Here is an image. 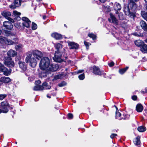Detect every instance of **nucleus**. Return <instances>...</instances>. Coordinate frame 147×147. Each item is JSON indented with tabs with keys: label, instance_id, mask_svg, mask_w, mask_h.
Masks as SVG:
<instances>
[{
	"label": "nucleus",
	"instance_id": "nucleus-1",
	"mask_svg": "<svg viewBox=\"0 0 147 147\" xmlns=\"http://www.w3.org/2000/svg\"><path fill=\"white\" fill-rule=\"evenodd\" d=\"M50 64V60L47 57H44L41 59L39 63L40 68L46 71Z\"/></svg>",
	"mask_w": 147,
	"mask_h": 147
},
{
	"label": "nucleus",
	"instance_id": "nucleus-2",
	"mask_svg": "<svg viewBox=\"0 0 147 147\" xmlns=\"http://www.w3.org/2000/svg\"><path fill=\"white\" fill-rule=\"evenodd\" d=\"M36 60L34 57H32L31 54H29L26 58V63L29 62L30 66L34 67L36 66L37 64Z\"/></svg>",
	"mask_w": 147,
	"mask_h": 147
},
{
	"label": "nucleus",
	"instance_id": "nucleus-3",
	"mask_svg": "<svg viewBox=\"0 0 147 147\" xmlns=\"http://www.w3.org/2000/svg\"><path fill=\"white\" fill-rule=\"evenodd\" d=\"M62 52L58 51L55 52L54 57H53V59L55 61L58 62L63 61V60L61 58Z\"/></svg>",
	"mask_w": 147,
	"mask_h": 147
},
{
	"label": "nucleus",
	"instance_id": "nucleus-4",
	"mask_svg": "<svg viewBox=\"0 0 147 147\" xmlns=\"http://www.w3.org/2000/svg\"><path fill=\"white\" fill-rule=\"evenodd\" d=\"M4 63L5 65L9 67H13L14 66V63L11 59L9 57L5 58Z\"/></svg>",
	"mask_w": 147,
	"mask_h": 147
},
{
	"label": "nucleus",
	"instance_id": "nucleus-5",
	"mask_svg": "<svg viewBox=\"0 0 147 147\" xmlns=\"http://www.w3.org/2000/svg\"><path fill=\"white\" fill-rule=\"evenodd\" d=\"M1 105L2 108V112L4 113H6L8 111V108H10L11 109H12V107H9L8 102L6 101H4L1 103Z\"/></svg>",
	"mask_w": 147,
	"mask_h": 147
},
{
	"label": "nucleus",
	"instance_id": "nucleus-6",
	"mask_svg": "<svg viewBox=\"0 0 147 147\" xmlns=\"http://www.w3.org/2000/svg\"><path fill=\"white\" fill-rule=\"evenodd\" d=\"M0 71L3 72L5 75L7 76L10 74L11 70V69L8 70L3 64L0 63Z\"/></svg>",
	"mask_w": 147,
	"mask_h": 147
},
{
	"label": "nucleus",
	"instance_id": "nucleus-7",
	"mask_svg": "<svg viewBox=\"0 0 147 147\" xmlns=\"http://www.w3.org/2000/svg\"><path fill=\"white\" fill-rule=\"evenodd\" d=\"M1 14L5 18L7 19L9 21L11 22H14V20L13 19L9 17L11 15V14L10 12L7 11H5L2 12Z\"/></svg>",
	"mask_w": 147,
	"mask_h": 147
},
{
	"label": "nucleus",
	"instance_id": "nucleus-8",
	"mask_svg": "<svg viewBox=\"0 0 147 147\" xmlns=\"http://www.w3.org/2000/svg\"><path fill=\"white\" fill-rule=\"evenodd\" d=\"M93 72L94 74L96 75H101L103 74L104 75H105V74L103 73V71L102 70H100L98 67L94 66L93 67Z\"/></svg>",
	"mask_w": 147,
	"mask_h": 147
},
{
	"label": "nucleus",
	"instance_id": "nucleus-9",
	"mask_svg": "<svg viewBox=\"0 0 147 147\" xmlns=\"http://www.w3.org/2000/svg\"><path fill=\"white\" fill-rule=\"evenodd\" d=\"M33 54V57L38 60H39L43 56V54L42 52L38 50L34 51Z\"/></svg>",
	"mask_w": 147,
	"mask_h": 147
},
{
	"label": "nucleus",
	"instance_id": "nucleus-10",
	"mask_svg": "<svg viewBox=\"0 0 147 147\" xmlns=\"http://www.w3.org/2000/svg\"><path fill=\"white\" fill-rule=\"evenodd\" d=\"M138 0H130V2L128 4L129 7L133 11L135 10L137 8V5L135 2H137Z\"/></svg>",
	"mask_w": 147,
	"mask_h": 147
},
{
	"label": "nucleus",
	"instance_id": "nucleus-11",
	"mask_svg": "<svg viewBox=\"0 0 147 147\" xmlns=\"http://www.w3.org/2000/svg\"><path fill=\"white\" fill-rule=\"evenodd\" d=\"M22 19L23 21L22 23L23 26L27 28L29 27L31 22L29 19L26 17L22 18Z\"/></svg>",
	"mask_w": 147,
	"mask_h": 147
},
{
	"label": "nucleus",
	"instance_id": "nucleus-12",
	"mask_svg": "<svg viewBox=\"0 0 147 147\" xmlns=\"http://www.w3.org/2000/svg\"><path fill=\"white\" fill-rule=\"evenodd\" d=\"M59 68L58 65L56 64H53L49 65V67L47 68L46 71H57Z\"/></svg>",
	"mask_w": 147,
	"mask_h": 147
},
{
	"label": "nucleus",
	"instance_id": "nucleus-13",
	"mask_svg": "<svg viewBox=\"0 0 147 147\" xmlns=\"http://www.w3.org/2000/svg\"><path fill=\"white\" fill-rule=\"evenodd\" d=\"M69 46L70 47L71 49H77L79 47V45L77 43L73 42H67Z\"/></svg>",
	"mask_w": 147,
	"mask_h": 147
},
{
	"label": "nucleus",
	"instance_id": "nucleus-14",
	"mask_svg": "<svg viewBox=\"0 0 147 147\" xmlns=\"http://www.w3.org/2000/svg\"><path fill=\"white\" fill-rule=\"evenodd\" d=\"M3 26L6 29L11 30L13 27L12 23L9 21H5L3 23Z\"/></svg>",
	"mask_w": 147,
	"mask_h": 147
},
{
	"label": "nucleus",
	"instance_id": "nucleus-15",
	"mask_svg": "<svg viewBox=\"0 0 147 147\" xmlns=\"http://www.w3.org/2000/svg\"><path fill=\"white\" fill-rule=\"evenodd\" d=\"M21 5V0H15L13 5L10 6V8L11 9H15L16 7H18Z\"/></svg>",
	"mask_w": 147,
	"mask_h": 147
},
{
	"label": "nucleus",
	"instance_id": "nucleus-16",
	"mask_svg": "<svg viewBox=\"0 0 147 147\" xmlns=\"http://www.w3.org/2000/svg\"><path fill=\"white\" fill-rule=\"evenodd\" d=\"M130 9V7H129V6L125 8V9L124 10L125 13L127 15H129V16L132 17H134L135 15L134 13H130V12L129 9Z\"/></svg>",
	"mask_w": 147,
	"mask_h": 147
},
{
	"label": "nucleus",
	"instance_id": "nucleus-17",
	"mask_svg": "<svg viewBox=\"0 0 147 147\" xmlns=\"http://www.w3.org/2000/svg\"><path fill=\"white\" fill-rule=\"evenodd\" d=\"M51 36L56 40H60L62 38V35L56 32L52 33Z\"/></svg>",
	"mask_w": 147,
	"mask_h": 147
},
{
	"label": "nucleus",
	"instance_id": "nucleus-18",
	"mask_svg": "<svg viewBox=\"0 0 147 147\" xmlns=\"http://www.w3.org/2000/svg\"><path fill=\"white\" fill-rule=\"evenodd\" d=\"M140 24L142 28L145 31H147V24L146 22L143 20L141 21Z\"/></svg>",
	"mask_w": 147,
	"mask_h": 147
},
{
	"label": "nucleus",
	"instance_id": "nucleus-19",
	"mask_svg": "<svg viewBox=\"0 0 147 147\" xmlns=\"http://www.w3.org/2000/svg\"><path fill=\"white\" fill-rule=\"evenodd\" d=\"M11 81V79L9 77H2L0 78V82L3 83H7Z\"/></svg>",
	"mask_w": 147,
	"mask_h": 147
},
{
	"label": "nucleus",
	"instance_id": "nucleus-20",
	"mask_svg": "<svg viewBox=\"0 0 147 147\" xmlns=\"http://www.w3.org/2000/svg\"><path fill=\"white\" fill-rule=\"evenodd\" d=\"M110 18L109 19V21L115 24L117 23V20L115 16L112 13H110Z\"/></svg>",
	"mask_w": 147,
	"mask_h": 147
},
{
	"label": "nucleus",
	"instance_id": "nucleus-21",
	"mask_svg": "<svg viewBox=\"0 0 147 147\" xmlns=\"http://www.w3.org/2000/svg\"><path fill=\"white\" fill-rule=\"evenodd\" d=\"M17 53L13 50H9L7 53V55L9 57H14L17 55Z\"/></svg>",
	"mask_w": 147,
	"mask_h": 147
},
{
	"label": "nucleus",
	"instance_id": "nucleus-22",
	"mask_svg": "<svg viewBox=\"0 0 147 147\" xmlns=\"http://www.w3.org/2000/svg\"><path fill=\"white\" fill-rule=\"evenodd\" d=\"M18 64H19L20 68L22 70L24 71H25L26 70V66L24 62L19 61Z\"/></svg>",
	"mask_w": 147,
	"mask_h": 147
},
{
	"label": "nucleus",
	"instance_id": "nucleus-23",
	"mask_svg": "<svg viewBox=\"0 0 147 147\" xmlns=\"http://www.w3.org/2000/svg\"><path fill=\"white\" fill-rule=\"evenodd\" d=\"M136 111L138 112H141L143 109V107L142 105L140 104L137 105L136 107Z\"/></svg>",
	"mask_w": 147,
	"mask_h": 147
},
{
	"label": "nucleus",
	"instance_id": "nucleus-24",
	"mask_svg": "<svg viewBox=\"0 0 147 147\" xmlns=\"http://www.w3.org/2000/svg\"><path fill=\"white\" fill-rule=\"evenodd\" d=\"M113 8L116 10H119L121 9V6L119 3H116L114 5Z\"/></svg>",
	"mask_w": 147,
	"mask_h": 147
},
{
	"label": "nucleus",
	"instance_id": "nucleus-25",
	"mask_svg": "<svg viewBox=\"0 0 147 147\" xmlns=\"http://www.w3.org/2000/svg\"><path fill=\"white\" fill-rule=\"evenodd\" d=\"M33 90L35 91L42 90H43V87L42 85H36L34 87Z\"/></svg>",
	"mask_w": 147,
	"mask_h": 147
},
{
	"label": "nucleus",
	"instance_id": "nucleus-26",
	"mask_svg": "<svg viewBox=\"0 0 147 147\" xmlns=\"http://www.w3.org/2000/svg\"><path fill=\"white\" fill-rule=\"evenodd\" d=\"M140 50L143 52L147 53V45L145 44L142 45L140 48Z\"/></svg>",
	"mask_w": 147,
	"mask_h": 147
},
{
	"label": "nucleus",
	"instance_id": "nucleus-27",
	"mask_svg": "<svg viewBox=\"0 0 147 147\" xmlns=\"http://www.w3.org/2000/svg\"><path fill=\"white\" fill-rule=\"evenodd\" d=\"M42 86L43 87V90L45 89H50L51 88V86L49 85L46 82L43 83Z\"/></svg>",
	"mask_w": 147,
	"mask_h": 147
},
{
	"label": "nucleus",
	"instance_id": "nucleus-28",
	"mask_svg": "<svg viewBox=\"0 0 147 147\" xmlns=\"http://www.w3.org/2000/svg\"><path fill=\"white\" fill-rule=\"evenodd\" d=\"M140 137L139 136H137L134 140V144L136 145H138L140 144Z\"/></svg>",
	"mask_w": 147,
	"mask_h": 147
},
{
	"label": "nucleus",
	"instance_id": "nucleus-29",
	"mask_svg": "<svg viewBox=\"0 0 147 147\" xmlns=\"http://www.w3.org/2000/svg\"><path fill=\"white\" fill-rule=\"evenodd\" d=\"M55 48L57 50L56 51H60V49L62 48V45L61 44L58 43L55 44Z\"/></svg>",
	"mask_w": 147,
	"mask_h": 147
},
{
	"label": "nucleus",
	"instance_id": "nucleus-30",
	"mask_svg": "<svg viewBox=\"0 0 147 147\" xmlns=\"http://www.w3.org/2000/svg\"><path fill=\"white\" fill-rule=\"evenodd\" d=\"M5 42L9 45H11L14 44V42L11 40L6 38L5 39Z\"/></svg>",
	"mask_w": 147,
	"mask_h": 147
},
{
	"label": "nucleus",
	"instance_id": "nucleus-31",
	"mask_svg": "<svg viewBox=\"0 0 147 147\" xmlns=\"http://www.w3.org/2000/svg\"><path fill=\"white\" fill-rule=\"evenodd\" d=\"M141 15L142 17L147 21V12L144 11H142Z\"/></svg>",
	"mask_w": 147,
	"mask_h": 147
},
{
	"label": "nucleus",
	"instance_id": "nucleus-32",
	"mask_svg": "<svg viewBox=\"0 0 147 147\" xmlns=\"http://www.w3.org/2000/svg\"><path fill=\"white\" fill-rule=\"evenodd\" d=\"M137 129L139 132H142L145 131L146 130V128L143 126H141L139 127Z\"/></svg>",
	"mask_w": 147,
	"mask_h": 147
},
{
	"label": "nucleus",
	"instance_id": "nucleus-33",
	"mask_svg": "<svg viewBox=\"0 0 147 147\" xmlns=\"http://www.w3.org/2000/svg\"><path fill=\"white\" fill-rule=\"evenodd\" d=\"M135 45L138 47L141 46L143 44V42H142L141 40H138L135 42Z\"/></svg>",
	"mask_w": 147,
	"mask_h": 147
},
{
	"label": "nucleus",
	"instance_id": "nucleus-34",
	"mask_svg": "<svg viewBox=\"0 0 147 147\" xmlns=\"http://www.w3.org/2000/svg\"><path fill=\"white\" fill-rule=\"evenodd\" d=\"M128 68V67H126L124 68L120 69L119 71V72L120 74H123L126 71Z\"/></svg>",
	"mask_w": 147,
	"mask_h": 147
},
{
	"label": "nucleus",
	"instance_id": "nucleus-35",
	"mask_svg": "<svg viewBox=\"0 0 147 147\" xmlns=\"http://www.w3.org/2000/svg\"><path fill=\"white\" fill-rule=\"evenodd\" d=\"M121 114L120 113L117 112V111L116 112V117L117 119H118L119 120H121L122 119L120 117Z\"/></svg>",
	"mask_w": 147,
	"mask_h": 147
},
{
	"label": "nucleus",
	"instance_id": "nucleus-36",
	"mask_svg": "<svg viewBox=\"0 0 147 147\" xmlns=\"http://www.w3.org/2000/svg\"><path fill=\"white\" fill-rule=\"evenodd\" d=\"M88 36L92 38L93 40H94L96 38V35L92 33L89 34Z\"/></svg>",
	"mask_w": 147,
	"mask_h": 147
},
{
	"label": "nucleus",
	"instance_id": "nucleus-37",
	"mask_svg": "<svg viewBox=\"0 0 147 147\" xmlns=\"http://www.w3.org/2000/svg\"><path fill=\"white\" fill-rule=\"evenodd\" d=\"M23 47L22 45L20 44L16 45L15 47V49L17 50H19L22 49Z\"/></svg>",
	"mask_w": 147,
	"mask_h": 147
},
{
	"label": "nucleus",
	"instance_id": "nucleus-38",
	"mask_svg": "<svg viewBox=\"0 0 147 147\" xmlns=\"http://www.w3.org/2000/svg\"><path fill=\"white\" fill-rule=\"evenodd\" d=\"M80 80H82L85 78V76L84 73L78 76Z\"/></svg>",
	"mask_w": 147,
	"mask_h": 147
},
{
	"label": "nucleus",
	"instance_id": "nucleus-39",
	"mask_svg": "<svg viewBox=\"0 0 147 147\" xmlns=\"http://www.w3.org/2000/svg\"><path fill=\"white\" fill-rule=\"evenodd\" d=\"M118 17L120 20H122L124 19L123 15L122 13L121 12H120L119 13L118 15Z\"/></svg>",
	"mask_w": 147,
	"mask_h": 147
},
{
	"label": "nucleus",
	"instance_id": "nucleus-40",
	"mask_svg": "<svg viewBox=\"0 0 147 147\" xmlns=\"http://www.w3.org/2000/svg\"><path fill=\"white\" fill-rule=\"evenodd\" d=\"M32 29L33 30H36L37 28V25L34 23H32Z\"/></svg>",
	"mask_w": 147,
	"mask_h": 147
},
{
	"label": "nucleus",
	"instance_id": "nucleus-41",
	"mask_svg": "<svg viewBox=\"0 0 147 147\" xmlns=\"http://www.w3.org/2000/svg\"><path fill=\"white\" fill-rule=\"evenodd\" d=\"M66 85V83L65 82H63L58 84L59 87H61L65 86Z\"/></svg>",
	"mask_w": 147,
	"mask_h": 147
},
{
	"label": "nucleus",
	"instance_id": "nucleus-42",
	"mask_svg": "<svg viewBox=\"0 0 147 147\" xmlns=\"http://www.w3.org/2000/svg\"><path fill=\"white\" fill-rule=\"evenodd\" d=\"M6 95L5 94H0V100H3L4 98L6 97Z\"/></svg>",
	"mask_w": 147,
	"mask_h": 147
},
{
	"label": "nucleus",
	"instance_id": "nucleus-43",
	"mask_svg": "<svg viewBox=\"0 0 147 147\" xmlns=\"http://www.w3.org/2000/svg\"><path fill=\"white\" fill-rule=\"evenodd\" d=\"M14 14L16 16H18L20 15L21 13L20 12H18L16 11H13Z\"/></svg>",
	"mask_w": 147,
	"mask_h": 147
},
{
	"label": "nucleus",
	"instance_id": "nucleus-44",
	"mask_svg": "<svg viewBox=\"0 0 147 147\" xmlns=\"http://www.w3.org/2000/svg\"><path fill=\"white\" fill-rule=\"evenodd\" d=\"M84 44L86 46V48L87 49H88L89 46L91 45V44L89 42H88L85 41H84Z\"/></svg>",
	"mask_w": 147,
	"mask_h": 147
},
{
	"label": "nucleus",
	"instance_id": "nucleus-45",
	"mask_svg": "<svg viewBox=\"0 0 147 147\" xmlns=\"http://www.w3.org/2000/svg\"><path fill=\"white\" fill-rule=\"evenodd\" d=\"M48 74L47 73V72L42 73L41 74V77H45L47 76Z\"/></svg>",
	"mask_w": 147,
	"mask_h": 147
},
{
	"label": "nucleus",
	"instance_id": "nucleus-46",
	"mask_svg": "<svg viewBox=\"0 0 147 147\" xmlns=\"http://www.w3.org/2000/svg\"><path fill=\"white\" fill-rule=\"evenodd\" d=\"M68 118L70 119H72L73 117V115L72 114L69 113L68 114Z\"/></svg>",
	"mask_w": 147,
	"mask_h": 147
},
{
	"label": "nucleus",
	"instance_id": "nucleus-47",
	"mask_svg": "<svg viewBox=\"0 0 147 147\" xmlns=\"http://www.w3.org/2000/svg\"><path fill=\"white\" fill-rule=\"evenodd\" d=\"M6 39V38L4 37L0 36V42H1V41H4V42H5V39Z\"/></svg>",
	"mask_w": 147,
	"mask_h": 147
},
{
	"label": "nucleus",
	"instance_id": "nucleus-48",
	"mask_svg": "<svg viewBox=\"0 0 147 147\" xmlns=\"http://www.w3.org/2000/svg\"><path fill=\"white\" fill-rule=\"evenodd\" d=\"M117 136V135L116 134H111L110 136V137L111 138H113L115 137L116 136Z\"/></svg>",
	"mask_w": 147,
	"mask_h": 147
},
{
	"label": "nucleus",
	"instance_id": "nucleus-49",
	"mask_svg": "<svg viewBox=\"0 0 147 147\" xmlns=\"http://www.w3.org/2000/svg\"><path fill=\"white\" fill-rule=\"evenodd\" d=\"M108 64L109 66L112 67L114 65V63L112 61L110 63H109Z\"/></svg>",
	"mask_w": 147,
	"mask_h": 147
},
{
	"label": "nucleus",
	"instance_id": "nucleus-50",
	"mask_svg": "<svg viewBox=\"0 0 147 147\" xmlns=\"http://www.w3.org/2000/svg\"><path fill=\"white\" fill-rule=\"evenodd\" d=\"M5 35L6 36H9L10 34V32L9 31H5Z\"/></svg>",
	"mask_w": 147,
	"mask_h": 147
},
{
	"label": "nucleus",
	"instance_id": "nucleus-51",
	"mask_svg": "<svg viewBox=\"0 0 147 147\" xmlns=\"http://www.w3.org/2000/svg\"><path fill=\"white\" fill-rule=\"evenodd\" d=\"M144 91L142 90L141 91V92L142 93H147V89L146 88H145L144 89Z\"/></svg>",
	"mask_w": 147,
	"mask_h": 147
},
{
	"label": "nucleus",
	"instance_id": "nucleus-52",
	"mask_svg": "<svg viewBox=\"0 0 147 147\" xmlns=\"http://www.w3.org/2000/svg\"><path fill=\"white\" fill-rule=\"evenodd\" d=\"M41 83V82L39 80L35 82L36 84V85H38L40 84Z\"/></svg>",
	"mask_w": 147,
	"mask_h": 147
},
{
	"label": "nucleus",
	"instance_id": "nucleus-53",
	"mask_svg": "<svg viewBox=\"0 0 147 147\" xmlns=\"http://www.w3.org/2000/svg\"><path fill=\"white\" fill-rule=\"evenodd\" d=\"M84 71V70H80L77 71V74L81 73H82Z\"/></svg>",
	"mask_w": 147,
	"mask_h": 147
},
{
	"label": "nucleus",
	"instance_id": "nucleus-54",
	"mask_svg": "<svg viewBox=\"0 0 147 147\" xmlns=\"http://www.w3.org/2000/svg\"><path fill=\"white\" fill-rule=\"evenodd\" d=\"M132 99L134 100H136L137 98V97L136 96H134L132 97Z\"/></svg>",
	"mask_w": 147,
	"mask_h": 147
},
{
	"label": "nucleus",
	"instance_id": "nucleus-55",
	"mask_svg": "<svg viewBox=\"0 0 147 147\" xmlns=\"http://www.w3.org/2000/svg\"><path fill=\"white\" fill-rule=\"evenodd\" d=\"M100 2L102 3H105L107 0H98Z\"/></svg>",
	"mask_w": 147,
	"mask_h": 147
},
{
	"label": "nucleus",
	"instance_id": "nucleus-56",
	"mask_svg": "<svg viewBox=\"0 0 147 147\" xmlns=\"http://www.w3.org/2000/svg\"><path fill=\"white\" fill-rule=\"evenodd\" d=\"M119 13V11H116V12H115V13L116 14H117V15H119V13Z\"/></svg>",
	"mask_w": 147,
	"mask_h": 147
},
{
	"label": "nucleus",
	"instance_id": "nucleus-57",
	"mask_svg": "<svg viewBox=\"0 0 147 147\" xmlns=\"http://www.w3.org/2000/svg\"><path fill=\"white\" fill-rule=\"evenodd\" d=\"M134 35L135 36H138V35H137V34L136 33H134Z\"/></svg>",
	"mask_w": 147,
	"mask_h": 147
},
{
	"label": "nucleus",
	"instance_id": "nucleus-58",
	"mask_svg": "<svg viewBox=\"0 0 147 147\" xmlns=\"http://www.w3.org/2000/svg\"><path fill=\"white\" fill-rule=\"evenodd\" d=\"M113 3H112V2H111V3H110V5H112V6H113Z\"/></svg>",
	"mask_w": 147,
	"mask_h": 147
},
{
	"label": "nucleus",
	"instance_id": "nucleus-59",
	"mask_svg": "<svg viewBox=\"0 0 147 147\" xmlns=\"http://www.w3.org/2000/svg\"><path fill=\"white\" fill-rule=\"evenodd\" d=\"M46 18V16H43V19H45Z\"/></svg>",
	"mask_w": 147,
	"mask_h": 147
},
{
	"label": "nucleus",
	"instance_id": "nucleus-60",
	"mask_svg": "<svg viewBox=\"0 0 147 147\" xmlns=\"http://www.w3.org/2000/svg\"><path fill=\"white\" fill-rule=\"evenodd\" d=\"M146 10H147V4H146Z\"/></svg>",
	"mask_w": 147,
	"mask_h": 147
},
{
	"label": "nucleus",
	"instance_id": "nucleus-61",
	"mask_svg": "<svg viewBox=\"0 0 147 147\" xmlns=\"http://www.w3.org/2000/svg\"><path fill=\"white\" fill-rule=\"evenodd\" d=\"M47 97L49 98H51L50 96H48V95H47Z\"/></svg>",
	"mask_w": 147,
	"mask_h": 147
},
{
	"label": "nucleus",
	"instance_id": "nucleus-62",
	"mask_svg": "<svg viewBox=\"0 0 147 147\" xmlns=\"http://www.w3.org/2000/svg\"><path fill=\"white\" fill-rule=\"evenodd\" d=\"M37 1L39 2L41 1L42 0H36Z\"/></svg>",
	"mask_w": 147,
	"mask_h": 147
},
{
	"label": "nucleus",
	"instance_id": "nucleus-63",
	"mask_svg": "<svg viewBox=\"0 0 147 147\" xmlns=\"http://www.w3.org/2000/svg\"><path fill=\"white\" fill-rule=\"evenodd\" d=\"M145 41L146 42H147V38L145 40Z\"/></svg>",
	"mask_w": 147,
	"mask_h": 147
},
{
	"label": "nucleus",
	"instance_id": "nucleus-64",
	"mask_svg": "<svg viewBox=\"0 0 147 147\" xmlns=\"http://www.w3.org/2000/svg\"><path fill=\"white\" fill-rule=\"evenodd\" d=\"M146 2H147V0H144Z\"/></svg>",
	"mask_w": 147,
	"mask_h": 147
}]
</instances>
